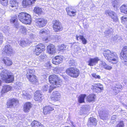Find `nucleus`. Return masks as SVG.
<instances>
[{
	"mask_svg": "<svg viewBox=\"0 0 127 127\" xmlns=\"http://www.w3.org/2000/svg\"><path fill=\"white\" fill-rule=\"evenodd\" d=\"M3 51L7 54H10L13 53V50L10 45H7L3 48Z\"/></svg>",
	"mask_w": 127,
	"mask_h": 127,
	"instance_id": "14",
	"label": "nucleus"
},
{
	"mask_svg": "<svg viewBox=\"0 0 127 127\" xmlns=\"http://www.w3.org/2000/svg\"><path fill=\"white\" fill-rule=\"evenodd\" d=\"M76 37L77 39L78 40L79 39L81 40L82 42V43L83 44H86L87 43V40H86L84 38V36L82 35H79L78 36L77 35H76Z\"/></svg>",
	"mask_w": 127,
	"mask_h": 127,
	"instance_id": "32",
	"label": "nucleus"
},
{
	"mask_svg": "<svg viewBox=\"0 0 127 127\" xmlns=\"http://www.w3.org/2000/svg\"><path fill=\"white\" fill-rule=\"evenodd\" d=\"M66 46L64 44H62L59 46V49L60 51H63L66 49Z\"/></svg>",
	"mask_w": 127,
	"mask_h": 127,
	"instance_id": "44",
	"label": "nucleus"
},
{
	"mask_svg": "<svg viewBox=\"0 0 127 127\" xmlns=\"http://www.w3.org/2000/svg\"><path fill=\"white\" fill-rule=\"evenodd\" d=\"M101 64L103 66L104 68V67H105V66L107 64L104 62L103 61L101 62Z\"/></svg>",
	"mask_w": 127,
	"mask_h": 127,
	"instance_id": "60",
	"label": "nucleus"
},
{
	"mask_svg": "<svg viewBox=\"0 0 127 127\" xmlns=\"http://www.w3.org/2000/svg\"><path fill=\"white\" fill-rule=\"evenodd\" d=\"M1 28L3 31L4 33L8 32L10 29L9 27L6 26H2Z\"/></svg>",
	"mask_w": 127,
	"mask_h": 127,
	"instance_id": "46",
	"label": "nucleus"
},
{
	"mask_svg": "<svg viewBox=\"0 0 127 127\" xmlns=\"http://www.w3.org/2000/svg\"><path fill=\"white\" fill-rule=\"evenodd\" d=\"M92 76L95 78L100 79V77L99 75H97L95 73H93L92 74Z\"/></svg>",
	"mask_w": 127,
	"mask_h": 127,
	"instance_id": "54",
	"label": "nucleus"
},
{
	"mask_svg": "<svg viewBox=\"0 0 127 127\" xmlns=\"http://www.w3.org/2000/svg\"><path fill=\"white\" fill-rule=\"evenodd\" d=\"M49 80L50 83L54 85L50 86V92H51L54 88L60 87L62 84V81L56 75L53 74L50 76Z\"/></svg>",
	"mask_w": 127,
	"mask_h": 127,
	"instance_id": "1",
	"label": "nucleus"
},
{
	"mask_svg": "<svg viewBox=\"0 0 127 127\" xmlns=\"http://www.w3.org/2000/svg\"><path fill=\"white\" fill-rule=\"evenodd\" d=\"M86 96L85 94L81 95L78 97L79 102L80 103L84 102V99Z\"/></svg>",
	"mask_w": 127,
	"mask_h": 127,
	"instance_id": "36",
	"label": "nucleus"
},
{
	"mask_svg": "<svg viewBox=\"0 0 127 127\" xmlns=\"http://www.w3.org/2000/svg\"><path fill=\"white\" fill-rule=\"evenodd\" d=\"M33 11L34 12L38 14H40L42 12L41 8L37 6H36L34 8L33 10Z\"/></svg>",
	"mask_w": 127,
	"mask_h": 127,
	"instance_id": "37",
	"label": "nucleus"
},
{
	"mask_svg": "<svg viewBox=\"0 0 127 127\" xmlns=\"http://www.w3.org/2000/svg\"><path fill=\"white\" fill-rule=\"evenodd\" d=\"M121 12L125 14H127V5L124 4L120 7Z\"/></svg>",
	"mask_w": 127,
	"mask_h": 127,
	"instance_id": "35",
	"label": "nucleus"
},
{
	"mask_svg": "<svg viewBox=\"0 0 127 127\" xmlns=\"http://www.w3.org/2000/svg\"><path fill=\"white\" fill-rule=\"evenodd\" d=\"M99 116L101 119L103 120H107L108 118V114L105 109H102L99 111Z\"/></svg>",
	"mask_w": 127,
	"mask_h": 127,
	"instance_id": "6",
	"label": "nucleus"
},
{
	"mask_svg": "<svg viewBox=\"0 0 127 127\" xmlns=\"http://www.w3.org/2000/svg\"><path fill=\"white\" fill-rule=\"evenodd\" d=\"M112 31L113 30L112 28H109L105 30L104 32V33L106 36H107L109 34H111Z\"/></svg>",
	"mask_w": 127,
	"mask_h": 127,
	"instance_id": "41",
	"label": "nucleus"
},
{
	"mask_svg": "<svg viewBox=\"0 0 127 127\" xmlns=\"http://www.w3.org/2000/svg\"><path fill=\"white\" fill-rule=\"evenodd\" d=\"M66 72L67 74L74 78L77 77L80 74L79 70L73 67L68 68L66 70Z\"/></svg>",
	"mask_w": 127,
	"mask_h": 127,
	"instance_id": "3",
	"label": "nucleus"
},
{
	"mask_svg": "<svg viewBox=\"0 0 127 127\" xmlns=\"http://www.w3.org/2000/svg\"><path fill=\"white\" fill-rule=\"evenodd\" d=\"M112 5L114 8L118 7L119 2L118 0H113L112 2Z\"/></svg>",
	"mask_w": 127,
	"mask_h": 127,
	"instance_id": "43",
	"label": "nucleus"
},
{
	"mask_svg": "<svg viewBox=\"0 0 127 127\" xmlns=\"http://www.w3.org/2000/svg\"><path fill=\"white\" fill-rule=\"evenodd\" d=\"M34 70L33 69H29L27 71V75L28 77H29L30 76V74H31L32 75H33V73L34 72Z\"/></svg>",
	"mask_w": 127,
	"mask_h": 127,
	"instance_id": "48",
	"label": "nucleus"
},
{
	"mask_svg": "<svg viewBox=\"0 0 127 127\" xmlns=\"http://www.w3.org/2000/svg\"><path fill=\"white\" fill-rule=\"evenodd\" d=\"M7 78L4 80L6 83H11L14 81V77L12 75L9 74Z\"/></svg>",
	"mask_w": 127,
	"mask_h": 127,
	"instance_id": "31",
	"label": "nucleus"
},
{
	"mask_svg": "<svg viewBox=\"0 0 127 127\" xmlns=\"http://www.w3.org/2000/svg\"><path fill=\"white\" fill-rule=\"evenodd\" d=\"M92 89L93 91L97 93H100L103 90V86L99 83L95 84L92 85Z\"/></svg>",
	"mask_w": 127,
	"mask_h": 127,
	"instance_id": "7",
	"label": "nucleus"
},
{
	"mask_svg": "<svg viewBox=\"0 0 127 127\" xmlns=\"http://www.w3.org/2000/svg\"><path fill=\"white\" fill-rule=\"evenodd\" d=\"M53 95H58L57 97H56L55 96H53L51 97V99L54 101H58L59 100L61 97V95L57 91H55L54 92L52 93Z\"/></svg>",
	"mask_w": 127,
	"mask_h": 127,
	"instance_id": "21",
	"label": "nucleus"
},
{
	"mask_svg": "<svg viewBox=\"0 0 127 127\" xmlns=\"http://www.w3.org/2000/svg\"><path fill=\"white\" fill-rule=\"evenodd\" d=\"M97 121L96 119L94 118H90L88 121V125L93 124L96 125L97 124Z\"/></svg>",
	"mask_w": 127,
	"mask_h": 127,
	"instance_id": "30",
	"label": "nucleus"
},
{
	"mask_svg": "<svg viewBox=\"0 0 127 127\" xmlns=\"http://www.w3.org/2000/svg\"><path fill=\"white\" fill-rule=\"evenodd\" d=\"M105 13L106 15L109 16L114 21H116L118 20L117 15L114 12L108 10L105 11Z\"/></svg>",
	"mask_w": 127,
	"mask_h": 127,
	"instance_id": "9",
	"label": "nucleus"
},
{
	"mask_svg": "<svg viewBox=\"0 0 127 127\" xmlns=\"http://www.w3.org/2000/svg\"><path fill=\"white\" fill-rule=\"evenodd\" d=\"M0 2L2 5L6 6L7 5L8 0H0Z\"/></svg>",
	"mask_w": 127,
	"mask_h": 127,
	"instance_id": "49",
	"label": "nucleus"
},
{
	"mask_svg": "<svg viewBox=\"0 0 127 127\" xmlns=\"http://www.w3.org/2000/svg\"><path fill=\"white\" fill-rule=\"evenodd\" d=\"M95 95H90L87 98V100L89 102L94 100Z\"/></svg>",
	"mask_w": 127,
	"mask_h": 127,
	"instance_id": "40",
	"label": "nucleus"
},
{
	"mask_svg": "<svg viewBox=\"0 0 127 127\" xmlns=\"http://www.w3.org/2000/svg\"><path fill=\"white\" fill-rule=\"evenodd\" d=\"M45 47L44 45L43 44H38L36 46L34 54L36 55H39L42 51L45 50Z\"/></svg>",
	"mask_w": 127,
	"mask_h": 127,
	"instance_id": "5",
	"label": "nucleus"
},
{
	"mask_svg": "<svg viewBox=\"0 0 127 127\" xmlns=\"http://www.w3.org/2000/svg\"><path fill=\"white\" fill-rule=\"evenodd\" d=\"M76 62L73 60H70L69 63V65L70 66H74L75 65Z\"/></svg>",
	"mask_w": 127,
	"mask_h": 127,
	"instance_id": "51",
	"label": "nucleus"
},
{
	"mask_svg": "<svg viewBox=\"0 0 127 127\" xmlns=\"http://www.w3.org/2000/svg\"><path fill=\"white\" fill-rule=\"evenodd\" d=\"M98 60L99 59L97 57L93 59H90L88 62V65L90 66H93L95 65L97 63Z\"/></svg>",
	"mask_w": 127,
	"mask_h": 127,
	"instance_id": "19",
	"label": "nucleus"
},
{
	"mask_svg": "<svg viewBox=\"0 0 127 127\" xmlns=\"http://www.w3.org/2000/svg\"><path fill=\"white\" fill-rule=\"evenodd\" d=\"M11 87L8 85H5L3 86L1 92L2 93L7 92L11 90Z\"/></svg>",
	"mask_w": 127,
	"mask_h": 127,
	"instance_id": "25",
	"label": "nucleus"
},
{
	"mask_svg": "<svg viewBox=\"0 0 127 127\" xmlns=\"http://www.w3.org/2000/svg\"><path fill=\"white\" fill-rule=\"evenodd\" d=\"M27 15H29L26 13L21 12L19 13L18 15V19L20 21H24V19H23L25 16H26Z\"/></svg>",
	"mask_w": 127,
	"mask_h": 127,
	"instance_id": "33",
	"label": "nucleus"
},
{
	"mask_svg": "<svg viewBox=\"0 0 127 127\" xmlns=\"http://www.w3.org/2000/svg\"><path fill=\"white\" fill-rule=\"evenodd\" d=\"M54 110L53 108L49 106H48L44 107L43 109V113L45 114H47L50 113V112Z\"/></svg>",
	"mask_w": 127,
	"mask_h": 127,
	"instance_id": "22",
	"label": "nucleus"
},
{
	"mask_svg": "<svg viewBox=\"0 0 127 127\" xmlns=\"http://www.w3.org/2000/svg\"><path fill=\"white\" fill-rule=\"evenodd\" d=\"M36 24L40 27H43L45 26L47 23V20L43 18H40L36 19Z\"/></svg>",
	"mask_w": 127,
	"mask_h": 127,
	"instance_id": "10",
	"label": "nucleus"
},
{
	"mask_svg": "<svg viewBox=\"0 0 127 127\" xmlns=\"http://www.w3.org/2000/svg\"><path fill=\"white\" fill-rule=\"evenodd\" d=\"M66 10L69 15L70 16H74V15H73L75 14V12L72 11L70 7H68L66 8Z\"/></svg>",
	"mask_w": 127,
	"mask_h": 127,
	"instance_id": "34",
	"label": "nucleus"
},
{
	"mask_svg": "<svg viewBox=\"0 0 127 127\" xmlns=\"http://www.w3.org/2000/svg\"><path fill=\"white\" fill-rule=\"evenodd\" d=\"M121 52L127 53V46H125L124 47Z\"/></svg>",
	"mask_w": 127,
	"mask_h": 127,
	"instance_id": "55",
	"label": "nucleus"
},
{
	"mask_svg": "<svg viewBox=\"0 0 127 127\" xmlns=\"http://www.w3.org/2000/svg\"><path fill=\"white\" fill-rule=\"evenodd\" d=\"M76 46L77 47H76V48H77V50H76V51H78L79 50H81V48H80L78 46H75V47Z\"/></svg>",
	"mask_w": 127,
	"mask_h": 127,
	"instance_id": "62",
	"label": "nucleus"
},
{
	"mask_svg": "<svg viewBox=\"0 0 127 127\" xmlns=\"http://www.w3.org/2000/svg\"><path fill=\"white\" fill-rule=\"evenodd\" d=\"M36 0H23L22 4L23 6H27L34 3Z\"/></svg>",
	"mask_w": 127,
	"mask_h": 127,
	"instance_id": "23",
	"label": "nucleus"
},
{
	"mask_svg": "<svg viewBox=\"0 0 127 127\" xmlns=\"http://www.w3.org/2000/svg\"><path fill=\"white\" fill-rule=\"evenodd\" d=\"M63 60L62 58L59 56H56L52 60V63L56 65H58L61 63Z\"/></svg>",
	"mask_w": 127,
	"mask_h": 127,
	"instance_id": "12",
	"label": "nucleus"
},
{
	"mask_svg": "<svg viewBox=\"0 0 127 127\" xmlns=\"http://www.w3.org/2000/svg\"><path fill=\"white\" fill-rule=\"evenodd\" d=\"M27 78L30 82H32L33 84L35 83L37 79L36 76L34 75L30 77L29 78Z\"/></svg>",
	"mask_w": 127,
	"mask_h": 127,
	"instance_id": "38",
	"label": "nucleus"
},
{
	"mask_svg": "<svg viewBox=\"0 0 127 127\" xmlns=\"http://www.w3.org/2000/svg\"><path fill=\"white\" fill-rule=\"evenodd\" d=\"M49 32L48 30L47 29H43L40 31L39 34L40 36L46 35Z\"/></svg>",
	"mask_w": 127,
	"mask_h": 127,
	"instance_id": "28",
	"label": "nucleus"
},
{
	"mask_svg": "<svg viewBox=\"0 0 127 127\" xmlns=\"http://www.w3.org/2000/svg\"><path fill=\"white\" fill-rule=\"evenodd\" d=\"M124 125L123 122L121 121L119 122L116 127H124Z\"/></svg>",
	"mask_w": 127,
	"mask_h": 127,
	"instance_id": "50",
	"label": "nucleus"
},
{
	"mask_svg": "<svg viewBox=\"0 0 127 127\" xmlns=\"http://www.w3.org/2000/svg\"><path fill=\"white\" fill-rule=\"evenodd\" d=\"M31 125L32 127H44L40 123L35 120L32 122Z\"/></svg>",
	"mask_w": 127,
	"mask_h": 127,
	"instance_id": "26",
	"label": "nucleus"
},
{
	"mask_svg": "<svg viewBox=\"0 0 127 127\" xmlns=\"http://www.w3.org/2000/svg\"><path fill=\"white\" fill-rule=\"evenodd\" d=\"M34 100L39 102L41 101L43 98V95L41 94L40 91H36L34 93Z\"/></svg>",
	"mask_w": 127,
	"mask_h": 127,
	"instance_id": "11",
	"label": "nucleus"
},
{
	"mask_svg": "<svg viewBox=\"0 0 127 127\" xmlns=\"http://www.w3.org/2000/svg\"><path fill=\"white\" fill-rule=\"evenodd\" d=\"M83 110H81V111H81V112H82V114H85V113H86V112H85V111H84V112H83Z\"/></svg>",
	"mask_w": 127,
	"mask_h": 127,
	"instance_id": "64",
	"label": "nucleus"
},
{
	"mask_svg": "<svg viewBox=\"0 0 127 127\" xmlns=\"http://www.w3.org/2000/svg\"><path fill=\"white\" fill-rule=\"evenodd\" d=\"M20 31L23 34L25 35L26 34L27 29L25 27L23 26H21Z\"/></svg>",
	"mask_w": 127,
	"mask_h": 127,
	"instance_id": "42",
	"label": "nucleus"
},
{
	"mask_svg": "<svg viewBox=\"0 0 127 127\" xmlns=\"http://www.w3.org/2000/svg\"><path fill=\"white\" fill-rule=\"evenodd\" d=\"M52 24L53 28L55 32H57L61 30L62 27L61 23L58 20H53Z\"/></svg>",
	"mask_w": 127,
	"mask_h": 127,
	"instance_id": "4",
	"label": "nucleus"
},
{
	"mask_svg": "<svg viewBox=\"0 0 127 127\" xmlns=\"http://www.w3.org/2000/svg\"><path fill=\"white\" fill-rule=\"evenodd\" d=\"M14 26L17 28H18L19 27V24L17 22L14 23Z\"/></svg>",
	"mask_w": 127,
	"mask_h": 127,
	"instance_id": "59",
	"label": "nucleus"
},
{
	"mask_svg": "<svg viewBox=\"0 0 127 127\" xmlns=\"http://www.w3.org/2000/svg\"><path fill=\"white\" fill-rule=\"evenodd\" d=\"M10 2L11 5L9 6V9H11L12 10L14 9H12V8L14 7H15V8H16L17 6H18V3L16 0H10Z\"/></svg>",
	"mask_w": 127,
	"mask_h": 127,
	"instance_id": "29",
	"label": "nucleus"
},
{
	"mask_svg": "<svg viewBox=\"0 0 127 127\" xmlns=\"http://www.w3.org/2000/svg\"><path fill=\"white\" fill-rule=\"evenodd\" d=\"M116 116L115 115H113L112 116L111 119L112 120H115L116 119Z\"/></svg>",
	"mask_w": 127,
	"mask_h": 127,
	"instance_id": "61",
	"label": "nucleus"
},
{
	"mask_svg": "<svg viewBox=\"0 0 127 127\" xmlns=\"http://www.w3.org/2000/svg\"><path fill=\"white\" fill-rule=\"evenodd\" d=\"M53 38L55 40V41H58L60 39V37L58 35H54L53 36Z\"/></svg>",
	"mask_w": 127,
	"mask_h": 127,
	"instance_id": "52",
	"label": "nucleus"
},
{
	"mask_svg": "<svg viewBox=\"0 0 127 127\" xmlns=\"http://www.w3.org/2000/svg\"><path fill=\"white\" fill-rule=\"evenodd\" d=\"M31 43V42L28 40H23L21 41L20 44L21 46L23 47L26 46L27 44H29Z\"/></svg>",
	"mask_w": 127,
	"mask_h": 127,
	"instance_id": "39",
	"label": "nucleus"
},
{
	"mask_svg": "<svg viewBox=\"0 0 127 127\" xmlns=\"http://www.w3.org/2000/svg\"><path fill=\"white\" fill-rule=\"evenodd\" d=\"M3 61L6 66H10L11 65L12 63V61L9 58H4L3 59Z\"/></svg>",
	"mask_w": 127,
	"mask_h": 127,
	"instance_id": "27",
	"label": "nucleus"
},
{
	"mask_svg": "<svg viewBox=\"0 0 127 127\" xmlns=\"http://www.w3.org/2000/svg\"><path fill=\"white\" fill-rule=\"evenodd\" d=\"M17 16H15L12 17L10 20V22L11 23H14L16 22H17Z\"/></svg>",
	"mask_w": 127,
	"mask_h": 127,
	"instance_id": "47",
	"label": "nucleus"
},
{
	"mask_svg": "<svg viewBox=\"0 0 127 127\" xmlns=\"http://www.w3.org/2000/svg\"><path fill=\"white\" fill-rule=\"evenodd\" d=\"M103 54L105 58L112 64H116L118 62L119 58L115 52L107 50L104 52Z\"/></svg>",
	"mask_w": 127,
	"mask_h": 127,
	"instance_id": "2",
	"label": "nucleus"
},
{
	"mask_svg": "<svg viewBox=\"0 0 127 127\" xmlns=\"http://www.w3.org/2000/svg\"><path fill=\"white\" fill-rule=\"evenodd\" d=\"M18 103V101L16 99L12 98L10 99L7 102V108H11L16 106Z\"/></svg>",
	"mask_w": 127,
	"mask_h": 127,
	"instance_id": "8",
	"label": "nucleus"
},
{
	"mask_svg": "<svg viewBox=\"0 0 127 127\" xmlns=\"http://www.w3.org/2000/svg\"><path fill=\"white\" fill-rule=\"evenodd\" d=\"M26 16H25L23 19L24 21H20L23 23L26 24H30L31 22V16L30 15H27Z\"/></svg>",
	"mask_w": 127,
	"mask_h": 127,
	"instance_id": "16",
	"label": "nucleus"
},
{
	"mask_svg": "<svg viewBox=\"0 0 127 127\" xmlns=\"http://www.w3.org/2000/svg\"><path fill=\"white\" fill-rule=\"evenodd\" d=\"M50 85H46L43 86L42 88V91L44 92L46 91L49 89H50V87L49 88ZM49 92L50 93L51 92H50L49 91Z\"/></svg>",
	"mask_w": 127,
	"mask_h": 127,
	"instance_id": "45",
	"label": "nucleus"
},
{
	"mask_svg": "<svg viewBox=\"0 0 127 127\" xmlns=\"http://www.w3.org/2000/svg\"><path fill=\"white\" fill-rule=\"evenodd\" d=\"M32 107V104L30 102L26 103L23 107L24 111L26 113L28 112Z\"/></svg>",
	"mask_w": 127,
	"mask_h": 127,
	"instance_id": "18",
	"label": "nucleus"
},
{
	"mask_svg": "<svg viewBox=\"0 0 127 127\" xmlns=\"http://www.w3.org/2000/svg\"><path fill=\"white\" fill-rule=\"evenodd\" d=\"M29 37L32 40L36 38V35L32 33L30 34Z\"/></svg>",
	"mask_w": 127,
	"mask_h": 127,
	"instance_id": "53",
	"label": "nucleus"
},
{
	"mask_svg": "<svg viewBox=\"0 0 127 127\" xmlns=\"http://www.w3.org/2000/svg\"><path fill=\"white\" fill-rule=\"evenodd\" d=\"M22 96L23 98L28 99H30L32 98L31 94L25 91H23Z\"/></svg>",
	"mask_w": 127,
	"mask_h": 127,
	"instance_id": "24",
	"label": "nucleus"
},
{
	"mask_svg": "<svg viewBox=\"0 0 127 127\" xmlns=\"http://www.w3.org/2000/svg\"><path fill=\"white\" fill-rule=\"evenodd\" d=\"M43 40L45 43H47L50 40V39L48 37H46L43 38Z\"/></svg>",
	"mask_w": 127,
	"mask_h": 127,
	"instance_id": "57",
	"label": "nucleus"
},
{
	"mask_svg": "<svg viewBox=\"0 0 127 127\" xmlns=\"http://www.w3.org/2000/svg\"><path fill=\"white\" fill-rule=\"evenodd\" d=\"M112 68V67L111 66L106 64V66H105V67H104V68L106 69L110 70H111Z\"/></svg>",
	"mask_w": 127,
	"mask_h": 127,
	"instance_id": "58",
	"label": "nucleus"
},
{
	"mask_svg": "<svg viewBox=\"0 0 127 127\" xmlns=\"http://www.w3.org/2000/svg\"><path fill=\"white\" fill-rule=\"evenodd\" d=\"M122 88V86L120 84H116L113 87L112 89L113 94L116 95L119 92L120 90Z\"/></svg>",
	"mask_w": 127,
	"mask_h": 127,
	"instance_id": "15",
	"label": "nucleus"
},
{
	"mask_svg": "<svg viewBox=\"0 0 127 127\" xmlns=\"http://www.w3.org/2000/svg\"><path fill=\"white\" fill-rule=\"evenodd\" d=\"M8 71L5 70H3L1 72L0 76L1 79L2 80H5L9 75Z\"/></svg>",
	"mask_w": 127,
	"mask_h": 127,
	"instance_id": "20",
	"label": "nucleus"
},
{
	"mask_svg": "<svg viewBox=\"0 0 127 127\" xmlns=\"http://www.w3.org/2000/svg\"><path fill=\"white\" fill-rule=\"evenodd\" d=\"M126 53L121 52L120 54V58L122 62L125 64H126L127 63V57Z\"/></svg>",
	"mask_w": 127,
	"mask_h": 127,
	"instance_id": "17",
	"label": "nucleus"
},
{
	"mask_svg": "<svg viewBox=\"0 0 127 127\" xmlns=\"http://www.w3.org/2000/svg\"><path fill=\"white\" fill-rule=\"evenodd\" d=\"M17 8H15V7H13L12 8V9H14L12 10V9H9L10 10H15V9H17Z\"/></svg>",
	"mask_w": 127,
	"mask_h": 127,
	"instance_id": "63",
	"label": "nucleus"
},
{
	"mask_svg": "<svg viewBox=\"0 0 127 127\" xmlns=\"http://www.w3.org/2000/svg\"><path fill=\"white\" fill-rule=\"evenodd\" d=\"M47 50L48 53L53 54L56 52V48L55 46L52 44L49 45L47 46Z\"/></svg>",
	"mask_w": 127,
	"mask_h": 127,
	"instance_id": "13",
	"label": "nucleus"
},
{
	"mask_svg": "<svg viewBox=\"0 0 127 127\" xmlns=\"http://www.w3.org/2000/svg\"><path fill=\"white\" fill-rule=\"evenodd\" d=\"M39 57L42 59H45L46 57V56L44 54H42L39 56Z\"/></svg>",
	"mask_w": 127,
	"mask_h": 127,
	"instance_id": "56",
	"label": "nucleus"
}]
</instances>
